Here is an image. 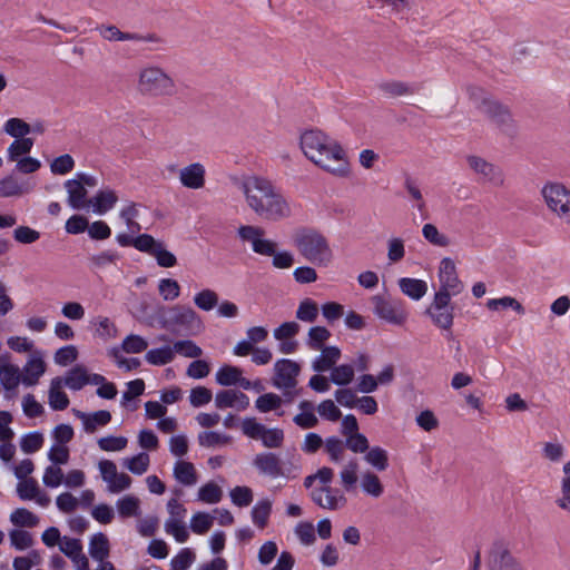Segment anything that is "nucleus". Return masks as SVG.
Listing matches in <instances>:
<instances>
[{"label":"nucleus","instance_id":"3c124183","mask_svg":"<svg viewBox=\"0 0 570 570\" xmlns=\"http://www.w3.org/2000/svg\"><path fill=\"white\" fill-rule=\"evenodd\" d=\"M11 546L23 551L33 544V539L30 532L21 529H13L9 532Z\"/></svg>","mask_w":570,"mask_h":570},{"label":"nucleus","instance_id":"4d7b16f0","mask_svg":"<svg viewBox=\"0 0 570 570\" xmlns=\"http://www.w3.org/2000/svg\"><path fill=\"white\" fill-rule=\"evenodd\" d=\"M39 492L38 482L33 478H28L17 485V494L23 501L33 500Z\"/></svg>","mask_w":570,"mask_h":570},{"label":"nucleus","instance_id":"e433bc0d","mask_svg":"<svg viewBox=\"0 0 570 570\" xmlns=\"http://www.w3.org/2000/svg\"><path fill=\"white\" fill-rule=\"evenodd\" d=\"M272 512V502L267 499L258 501L252 509V520L261 529L265 528Z\"/></svg>","mask_w":570,"mask_h":570},{"label":"nucleus","instance_id":"a211bd4d","mask_svg":"<svg viewBox=\"0 0 570 570\" xmlns=\"http://www.w3.org/2000/svg\"><path fill=\"white\" fill-rule=\"evenodd\" d=\"M205 167L200 163H194L180 170L179 179L183 186L199 189L205 185Z\"/></svg>","mask_w":570,"mask_h":570},{"label":"nucleus","instance_id":"412c9836","mask_svg":"<svg viewBox=\"0 0 570 570\" xmlns=\"http://www.w3.org/2000/svg\"><path fill=\"white\" fill-rule=\"evenodd\" d=\"M144 253L154 256L160 267L169 268L177 264L176 256L165 248L163 242L154 237L151 244L148 245V250H144Z\"/></svg>","mask_w":570,"mask_h":570},{"label":"nucleus","instance_id":"49530a36","mask_svg":"<svg viewBox=\"0 0 570 570\" xmlns=\"http://www.w3.org/2000/svg\"><path fill=\"white\" fill-rule=\"evenodd\" d=\"M222 497L223 491L220 487L214 482H208L198 490V500L209 504L218 503L222 500Z\"/></svg>","mask_w":570,"mask_h":570},{"label":"nucleus","instance_id":"f03ea898","mask_svg":"<svg viewBox=\"0 0 570 570\" xmlns=\"http://www.w3.org/2000/svg\"><path fill=\"white\" fill-rule=\"evenodd\" d=\"M242 190L248 206L261 217L277 222L291 216V207L285 197L275 189L272 181L250 176L242 183Z\"/></svg>","mask_w":570,"mask_h":570},{"label":"nucleus","instance_id":"c03bdc74","mask_svg":"<svg viewBox=\"0 0 570 570\" xmlns=\"http://www.w3.org/2000/svg\"><path fill=\"white\" fill-rule=\"evenodd\" d=\"M423 237L432 245L439 247H446L450 245V238L440 233L435 225L425 224L422 228Z\"/></svg>","mask_w":570,"mask_h":570},{"label":"nucleus","instance_id":"b1692460","mask_svg":"<svg viewBox=\"0 0 570 570\" xmlns=\"http://www.w3.org/2000/svg\"><path fill=\"white\" fill-rule=\"evenodd\" d=\"M22 376L20 370L14 364H3L0 358V382L6 391H13L18 387Z\"/></svg>","mask_w":570,"mask_h":570},{"label":"nucleus","instance_id":"0eeeda50","mask_svg":"<svg viewBox=\"0 0 570 570\" xmlns=\"http://www.w3.org/2000/svg\"><path fill=\"white\" fill-rule=\"evenodd\" d=\"M451 297L445 293H435L433 302L425 311L433 324L444 331H450L453 325L455 306L451 303Z\"/></svg>","mask_w":570,"mask_h":570},{"label":"nucleus","instance_id":"dca6fc26","mask_svg":"<svg viewBox=\"0 0 570 570\" xmlns=\"http://www.w3.org/2000/svg\"><path fill=\"white\" fill-rule=\"evenodd\" d=\"M254 466L262 474L277 478L284 474L279 458L273 452H263L257 454L253 460Z\"/></svg>","mask_w":570,"mask_h":570},{"label":"nucleus","instance_id":"8fccbe9b","mask_svg":"<svg viewBox=\"0 0 570 570\" xmlns=\"http://www.w3.org/2000/svg\"><path fill=\"white\" fill-rule=\"evenodd\" d=\"M110 421V412L107 410H99L92 414H89V417H86L85 431L87 433H94L97 430V426H105Z\"/></svg>","mask_w":570,"mask_h":570},{"label":"nucleus","instance_id":"79ce46f5","mask_svg":"<svg viewBox=\"0 0 570 570\" xmlns=\"http://www.w3.org/2000/svg\"><path fill=\"white\" fill-rule=\"evenodd\" d=\"M354 379V368L350 364L334 366L331 373V382L338 386H345Z\"/></svg>","mask_w":570,"mask_h":570},{"label":"nucleus","instance_id":"423d86ee","mask_svg":"<svg viewBox=\"0 0 570 570\" xmlns=\"http://www.w3.org/2000/svg\"><path fill=\"white\" fill-rule=\"evenodd\" d=\"M480 109L504 135H517V125L508 106L498 100L483 98Z\"/></svg>","mask_w":570,"mask_h":570},{"label":"nucleus","instance_id":"20e7f679","mask_svg":"<svg viewBox=\"0 0 570 570\" xmlns=\"http://www.w3.org/2000/svg\"><path fill=\"white\" fill-rule=\"evenodd\" d=\"M161 325L174 334L196 335L204 330L202 317L189 306L175 305L164 311Z\"/></svg>","mask_w":570,"mask_h":570},{"label":"nucleus","instance_id":"338daca9","mask_svg":"<svg viewBox=\"0 0 570 570\" xmlns=\"http://www.w3.org/2000/svg\"><path fill=\"white\" fill-rule=\"evenodd\" d=\"M345 443L337 436H330L325 440V450L331 461L340 462L344 452Z\"/></svg>","mask_w":570,"mask_h":570},{"label":"nucleus","instance_id":"37998d69","mask_svg":"<svg viewBox=\"0 0 570 570\" xmlns=\"http://www.w3.org/2000/svg\"><path fill=\"white\" fill-rule=\"evenodd\" d=\"M318 316V306L312 298H305L299 303L296 311V318L302 322L313 323Z\"/></svg>","mask_w":570,"mask_h":570},{"label":"nucleus","instance_id":"9b49d317","mask_svg":"<svg viewBox=\"0 0 570 570\" xmlns=\"http://www.w3.org/2000/svg\"><path fill=\"white\" fill-rule=\"evenodd\" d=\"M489 570H522L518 560L502 541H494L487 559Z\"/></svg>","mask_w":570,"mask_h":570},{"label":"nucleus","instance_id":"39448f33","mask_svg":"<svg viewBox=\"0 0 570 570\" xmlns=\"http://www.w3.org/2000/svg\"><path fill=\"white\" fill-rule=\"evenodd\" d=\"M138 90L142 96L159 98L176 95L177 87L174 79L161 68L147 67L139 72Z\"/></svg>","mask_w":570,"mask_h":570},{"label":"nucleus","instance_id":"13d9d810","mask_svg":"<svg viewBox=\"0 0 570 570\" xmlns=\"http://www.w3.org/2000/svg\"><path fill=\"white\" fill-rule=\"evenodd\" d=\"M148 346V342L140 335L130 334L126 336L121 343V350L126 353L136 354L144 352Z\"/></svg>","mask_w":570,"mask_h":570},{"label":"nucleus","instance_id":"4468645a","mask_svg":"<svg viewBox=\"0 0 570 570\" xmlns=\"http://www.w3.org/2000/svg\"><path fill=\"white\" fill-rule=\"evenodd\" d=\"M311 498L323 509L337 510L347 503V499L337 488L324 485L312 490Z\"/></svg>","mask_w":570,"mask_h":570},{"label":"nucleus","instance_id":"e2e57ef3","mask_svg":"<svg viewBox=\"0 0 570 570\" xmlns=\"http://www.w3.org/2000/svg\"><path fill=\"white\" fill-rule=\"evenodd\" d=\"M262 443L266 448H279L284 442V432L281 429H267L265 426L264 433L261 436Z\"/></svg>","mask_w":570,"mask_h":570},{"label":"nucleus","instance_id":"cd10ccee","mask_svg":"<svg viewBox=\"0 0 570 570\" xmlns=\"http://www.w3.org/2000/svg\"><path fill=\"white\" fill-rule=\"evenodd\" d=\"M175 479L184 485H194L197 482L195 466L190 462L178 461L174 468Z\"/></svg>","mask_w":570,"mask_h":570},{"label":"nucleus","instance_id":"a878e982","mask_svg":"<svg viewBox=\"0 0 570 570\" xmlns=\"http://www.w3.org/2000/svg\"><path fill=\"white\" fill-rule=\"evenodd\" d=\"M399 286L403 294L415 301L421 299L428 292V284L417 278L402 277Z\"/></svg>","mask_w":570,"mask_h":570},{"label":"nucleus","instance_id":"7c9ffc66","mask_svg":"<svg viewBox=\"0 0 570 570\" xmlns=\"http://www.w3.org/2000/svg\"><path fill=\"white\" fill-rule=\"evenodd\" d=\"M173 350L174 346L170 347L169 345L153 348L146 353L145 358L151 365H165L174 360L175 355Z\"/></svg>","mask_w":570,"mask_h":570},{"label":"nucleus","instance_id":"6ab92c4d","mask_svg":"<svg viewBox=\"0 0 570 570\" xmlns=\"http://www.w3.org/2000/svg\"><path fill=\"white\" fill-rule=\"evenodd\" d=\"M320 351L321 354L312 363L313 371L323 373L332 370L341 358V350L337 346H326Z\"/></svg>","mask_w":570,"mask_h":570},{"label":"nucleus","instance_id":"c85d7f7f","mask_svg":"<svg viewBox=\"0 0 570 570\" xmlns=\"http://www.w3.org/2000/svg\"><path fill=\"white\" fill-rule=\"evenodd\" d=\"M117 243L122 247L132 246L137 250H148V245L153 242V236L149 234H139L137 237H132L126 233L118 234L116 236Z\"/></svg>","mask_w":570,"mask_h":570},{"label":"nucleus","instance_id":"de8ad7c7","mask_svg":"<svg viewBox=\"0 0 570 570\" xmlns=\"http://www.w3.org/2000/svg\"><path fill=\"white\" fill-rule=\"evenodd\" d=\"M195 305L203 311H212L218 304V295L213 289H203L194 297Z\"/></svg>","mask_w":570,"mask_h":570},{"label":"nucleus","instance_id":"c9c22d12","mask_svg":"<svg viewBox=\"0 0 570 570\" xmlns=\"http://www.w3.org/2000/svg\"><path fill=\"white\" fill-rule=\"evenodd\" d=\"M10 521L17 527L33 528L39 523V518L26 508H18L10 514Z\"/></svg>","mask_w":570,"mask_h":570},{"label":"nucleus","instance_id":"09e8293b","mask_svg":"<svg viewBox=\"0 0 570 570\" xmlns=\"http://www.w3.org/2000/svg\"><path fill=\"white\" fill-rule=\"evenodd\" d=\"M42 444L43 435L39 431L29 432L20 440V448L27 454L37 452L41 449Z\"/></svg>","mask_w":570,"mask_h":570},{"label":"nucleus","instance_id":"a18cd8bd","mask_svg":"<svg viewBox=\"0 0 570 570\" xmlns=\"http://www.w3.org/2000/svg\"><path fill=\"white\" fill-rule=\"evenodd\" d=\"M362 489L365 493L379 498L383 494L384 488L380 478L373 472H366L362 478Z\"/></svg>","mask_w":570,"mask_h":570},{"label":"nucleus","instance_id":"2eb2a0df","mask_svg":"<svg viewBox=\"0 0 570 570\" xmlns=\"http://www.w3.org/2000/svg\"><path fill=\"white\" fill-rule=\"evenodd\" d=\"M466 161L472 170L482 176L483 181L494 186L503 185L504 177L499 167L479 156H468Z\"/></svg>","mask_w":570,"mask_h":570},{"label":"nucleus","instance_id":"0e129e2a","mask_svg":"<svg viewBox=\"0 0 570 570\" xmlns=\"http://www.w3.org/2000/svg\"><path fill=\"white\" fill-rule=\"evenodd\" d=\"M75 167V160L69 154L61 155L50 164L51 173L55 175H66Z\"/></svg>","mask_w":570,"mask_h":570},{"label":"nucleus","instance_id":"ddd939ff","mask_svg":"<svg viewBox=\"0 0 570 570\" xmlns=\"http://www.w3.org/2000/svg\"><path fill=\"white\" fill-rule=\"evenodd\" d=\"M274 371L273 385L275 387L289 390L297 385L296 377L301 372V366L297 362L281 358L275 363Z\"/></svg>","mask_w":570,"mask_h":570},{"label":"nucleus","instance_id":"9d476101","mask_svg":"<svg viewBox=\"0 0 570 570\" xmlns=\"http://www.w3.org/2000/svg\"><path fill=\"white\" fill-rule=\"evenodd\" d=\"M542 195L552 212L570 219V191L562 184H547Z\"/></svg>","mask_w":570,"mask_h":570},{"label":"nucleus","instance_id":"393cba45","mask_svg":"<svg viewBox=\"0 0 570 570\" xmlns=\"http://www.w3.org/2000/svg\"><path fill=\"white\" fill-rule=\"evenodd\" d=\"M110 552V544L107 535L102 532L95 533L89 542V554L94 560L102 562Z\"/></svg>","mask_w":570,"mask_h":570},{"label":"nucleus","instance_id":"5701e85b","mask_svg":"<svg viewBox=\"0 0 570 570\" xmlns=\"http://www.w3.org/2000/svg\"><path fill=\"white\" fill-rule=\"evenodd\" d=\"M118 202V196L112 189H100L97 191V194L89 200V203L94 207V212L97 214H105Z\"/></svg>","mask_w":570,"mask_h":570},{"label":"nucleus","instance_id":"a19ab883","mask_svg":"<svg viewBox=\"0 0 570 570\" xmlns=\"http://www.w3.org/2000/svg\"><path fill=\"white\" fill-rule=\"evenodd\" d=\"M33 147L32 138H19L11 142L8 148V160L16 161L22 155H28Z\"/></svg>","mask_w":570,"mask_h":570},{"label":"nucleus","instance_id":"864d4df0","mask_svg":"<svg viewBox=\"0 0 570 570\" xmlns=\"http://www.w3.org/2000/svg\"><path fill=\"white\" fill-rule=\"evenodd\" d=\"M149 462L150 459L148 453L140 452L134 455L132 458L127 459L126 466L131 473L136 475H141L148 470Z\"/></svg>","mask_w":570,"mask_h":570},{"label":"nucleus","instance_id":"6e6d98bb","mask_svg":"<svg viewBox=\"0 0 570 570\" xmlns=\"http://www.w3.org/2000/svg\"><path fill=\"white\" fill-rule=\"evenodd\" d=\"M195 558V552L191 549H181L170 561L171 570H188Z\"/></svg>","mask_w":570,"mask_h":570},{"label":"nucleus","instance_id":"c756f323","mask_svg":"<svg viewBox=\"0 0 570 570\" xmlns=\"http://www.w3.org/2000/svg\"><path fill=\"white\" fill-rule=\"evenodd\" d=\"M30 189L31 187L19 184L12 175L0 179V197L20 196L24 193H29Z\"/></svg>","mask_w":570,"mask_h":570},{"label":"nucleus","instance_id":"58836bf2","mask_svg":"<svg viewBox=\"0 0 570 570\" xmlns=\"http://www.w3.org/2000/svg\"><path fill=\"white\" fill-rule=\"evenodd\" d=\"M242 370L233 365H223L216 373V382L222 386L236 385Z\"/></svg>","mask_w":570,"mask_h":570},{"label":"nucleus","instance_id":"774afa93","mask_svg":"<svg viewBox=\"0 0 570 570\" xmlns=\"http://www.w3.org/2000/svg\"><path fill=\"white\" fill-rule=\"evenodd\" d=\"M230 499L237 507H247L253 501V491L248 487H235L230 491Z\"/></svg>","mask_w":570,"mask_h":570},{"label":"nucleus","instance_id":"f3484780","mask_svg":"<svg viewBox=\"0 0 570 570\" xmlns=\"http://www.w3.org/2000/svg\"><path fill=\"white\" fill-rule=\"evenodd\" d=\"M46 367L47 365L41 353L37 351L23 366L22 383L26 386L36 385L40 376L46 372Z\"/></svg>","mask_w":570,"mask_h":570},{"label":"nucleus","instance_id":"bb28decb","mask_svg":"<svg viewBox=\"0 0 570 570\" xmlns=\"http://www.w3.org/2000/svg\"><path fill=\"white\" fill-rule=\"evenodd\" d=\"M88 381L87 368L81 364H77L67 372V375L62 379V384L70 390L79 391L88 384Z\"/></svg>","mask_w":570,"mask_h":570},{"label":"nucleus","instance_id":"2f4dec72","mask_svg":"<svg viewBox=\"0 0 570 570\" xmlns=\"http://www.w3.org/2000/svg\"><path fill=\"white\" fill-rule=\"evenodd\" d=\"M379 89L391 97L412 95L416 89L403 81L391 80L379 83Z\"/></svg>","mask_w":570,"mask_h":570},{"label":"nucleus","instance_id":"7ed1b4c3","mask_svg":"<svg viewBox=\"0 0 570 570\" xmlns=\"http://www.w3.org/2000/svg\"><path fill=\"white\" fill-rule=\"evenodd\" d=\"M293 242L298 253L314 265L326 267L333 259L328 240L313 227L298 228L294 234Z\"/></svg>","mask_w":570,"mask_h":570},{"label":"nucleus","instance_id":"1a4fd4ad","mask_svg":"<svg viewBox=\"0 0 570 570\" xmlns=\"http://www.w3.org/2000/svg\"><path fill=\"white\" fill-rule=\"evenodd\" d=\"M237 234L242 240L249 242L252 244L254 253L264 256L275 254L277 244L271 239L264 238V228L253 225H242L238 228Z\"/></svg>","mask_w":570,"mask_h":570},{"label":"nucleus","instance_id":"bf43d9fd","mask_svg":"<svg viewBox=\"0 0 570 570\" xmlns=\"http://www.w3.org/2000/svg\"><path fill=\"white\" fill-rule=\"evenodd\" d=\"M214 518L206 512H197L190 520V529L197 534L206 533L213 525Z\"/></svg>","mask_w":570,"mask_h":570},{"label":"nucleus","instance_id":"4be33fe9","mask_svg":"<svg viewBox=\"0 0 570 570\" xmlns=\"http://www.w3.org/2000/svg\"><path fill=\"white\" fill-rule=\"evenodd\" d=\"M62 377L57 376L51 380L49 389V405L55 411H63L69 406L68 395L61 391Z\"/></svg>","mask_w":570,"mask_h":570},{"label":"nucleus","instance_id":"473e14b6","mask_svg":"<svg viewBox=\"0 0 570 570\" xmlns=\"http://www.w3.org/2000/svg\"><path fill=\"white\" fill-rule=\"evenodd\" d=\"M364 459L377 471H385L389 468L387 452L380 446L370 448Z\"/></svg>","mask_w":570,"mask_h":570},{"label":"nucleus","instance_id":"aec40b11","mask_svg":"<svg viewBox=\"0 0 570 570\" xmlns=\"http://www.w3.org/2000/svg\"><path fill=\"white\" fill-rule=\"evenodd\" d=\"M68 193V204L73 209H81L90 203L87 200V189L77 179H69L65 183Z\"/></svg>","mask_w":570,"mask_h":570},{"label":"nucleus","instance_id":"f8f14e48","mask_svg":"<svg viewBox=\"0 0 570 570\" xmlns=\"http://www.w3.org/2000/svg\"><path fill=\"white\" fill-rule=\"evenodd\" d=\"M440 287L435 293H445L455 296L463 291V283L459 279L454 262L444 257L439 267Z\"/></svg>","mask_w":570,"mask_h":570},{"label":"nucleus","instance_id":"f257e3e1","mask_svg":"<svg viewBox=\"0 0 570 570\" xmlns=\"http://www.w3.org/2000/svg\"><path fill=\"white\" fill-rule=\"evenodd\" d=\"M301 149L304 155L322 169L337 177H347L350 164L342 146L318 129H309L301 135Z\"/></svg>","mask_w":570,"mask_h":570},{"label":"nucleus","instance_id":"4c0bfd02","mask_svg":"<svg viewBox=\"0 0 570 570\" xmlns=\"http://www.w3.org/2000/svg\"><path fill=\"white\" fill-rule=\"evenodd\" d=\"M3 130L17 139L27 138L26 136L31 132V125L20 118H10L6 121Z\"/></svg>","mask_w":570,"mask_h":570},{"label":"nucleus","instance_id":"5fc2aeb1","mask_svg":"<svg viewBox=\"0 0 570 570\" xmlns=\"http://www.w3.org/2000/svg\"><path fill=\"white\" fill-rule=\"evenodd\" d=\"M281 405L282 399L279 395L275 393H265L258 396V399L255 402V407L262 413H267L277 410L281 407Z\"/></svg>","mask_w":570,"mask_h":570},{"label":"nucleus","instance_id":"f704fd0d","mask_svg":"<svg viewBox=\"0 0 570 570\" xmlns=\"http://www.w3.org/2000/svg\"><path fill=\"white\" fill-rule=\"evenodd\" d=\"M140 501L134 495H126L117 501L118 513L121 518L138 517Z\"/></svg>","mask_w":570,"mask_h":570},{"label":"nucleus","instance_id":"6e6552de","mask_svg":"<svg viewBox=\"0 0 570 570\" xmlns=\"http://www.w3.org/2000/svg\"><path fill=\"white\" fill-rule=\"evenodd\" d=\"M374 314L393 325H402L407 318L402 303L397 299L387 298L381 295L372 297Z\"/></svg>","mask_w":570,"mask_h":570},{"label":"nucleus","instance_id":"72a5a7b5","mask_svg":"<svg viewBox=\"0 0 570 570\" xmlns=\"http://www.w3.org/2000/svg\"><path fill=\"white\" fill-rule=\"evenodd\" d=\"M331 337V332L324 326H313L309 328L307 334L306 344L311 350L318 351L324 346V342H326Z\"/></svg>","mask_w":570,"mask_h":570},{"label":"nucleus","instance_id":"680f3d73","mask_svg":"<svg viewBox=\"0 0 570 570\" xmlns=\"http://www.w3.org/2000/svg\"><path fill=\"white\" fill-rule=\"evenodd\" d=\"M158 289L165 301H174L180 294L178 282L171 278H163L159 282Z\"/></svg>","mask_w":570,"mask_h":570},{"label":"nucleus","instance_id":"ea45409f","mask_svg":"<svg viewBox=\"0 0 570 570\" xmlns=\"http://www.w3.org/2000/svg\"><path fill=\"white\" fill-rule=\"evenodd\" d=\"M487 307L491 311H499L505 308H512L518 314H524L525 309L520 302L511 296H503L501 298H491L487 302Z\"/></svg>","mask_w":570,"mask_h":570},{"label":"nucleus","instance_id":"69168bd1","mask_svg":"<svg viewBox=\"0 0 570 570\" xmlns=\"http://www.w3.org/2000/svg\"><path fill=\"white\" fill-rule=\"evenodd\" d=\"M128 440L125 436L108 435L98 440V445L102 451H121L127 446Z\"/></svg>","mask_w":570,"mask_h":570},{"label":"nucleus","instance_id":"603ef678","mask_svg":"<svg viewBox=\"0 0 570 570\" xmlns=\"http://www.w3.org/2000/svg\"><path fill=\"white\" fill-rule=\"evenodd\" d=\"M165 530L167 533L173 534L179 543H184L189 539V532L179 519H168L165 523Z\"/></svg>","mask_w":570,"mask_h":570},{"label":"nucleus","instance_id":"052dcab7","mask_svg":"<svg viewBox=\"0 0 570 570\" xmlns=\"http://www.w3.org/2000/svg\"><path fill=\"white\" fill-rule=\"evenodd\" d=\"M174 353L185 357L196 358L203 354L202 348L190 340L177 341L174 343Z\"/></svg>","mask_w":570,"mask_h":570}]
</instances>
